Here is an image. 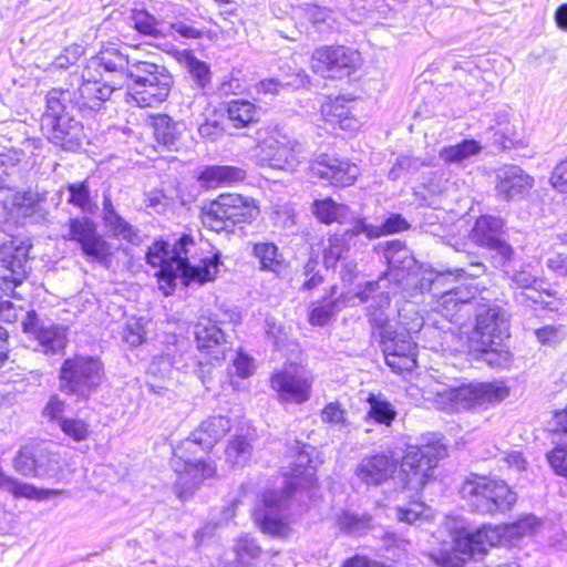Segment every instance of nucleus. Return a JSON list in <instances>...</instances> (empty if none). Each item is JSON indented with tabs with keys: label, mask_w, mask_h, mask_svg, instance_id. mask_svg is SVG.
<instances>
[{
	"label": "nucleus",
	"mask_w": 567,
	"mask_h": 567,
	"mask_svg": "<svg viewBox=\"0 0 567 567\" xmlns=\"http://www.w3.org/2000/svg\"><path fill=\"white\" fill-rule=\"evenodd\" d=\"M439 547L429 551V558L439 567H465L486 554L489 547L498 545L504 538L502 526L484 525L472 530L466 522L458 517H445L435 533Z\"/></svg>",
	"instance_id": "nucleus-1"
},
{
	"label": "nucleus",
	"mask_w": 567,
	"mask_h": 567,
	"mask_svg": "<svg viewBox=\"0 0 567 567\" xmlns=\"http://www.w3.org/2000/svg\"><path fill=\"white\" fill-rule=\"evenodd\" d=\"M194 239L184 235L176 241L172 249L165 241H156L148 248L146 261L152 267H158L156 272L159 288L166 296L171 295L173 288L179 281L183 285L189 282L204 284L213 280L220 265L219 256L204 258L198 265L190 264L189 251L194 247Z\"/></svg>",
	"instance_id": "nucleus-2"
},
{
	"label": "nucleus",
	"mask_w": 567,
	"mask_h": 567,
	"mask_svg": "<svg viewBox=\"0 0 567 567\" xmlns=\"http://www.w3.org/2000/svg\"><path fill=\"white\" fill-rule=\"evenodd\" d=\"M231 430V420L228 416L215 415L204 420L190 435L177 447L171 461L177 474L176 486L181 489L179 496L185 497L207 477L215 473V468L200 460L186 457V452L199 445L209 450Z\"/></svg>",
	"instance_id": "nucleus-3"
},
{
	"label": "nucleus",
	"mask_w": 567,
	"mask_h": 567,
	"mask_svg": "<svg viewBox=\"0 0 567 567\" xmlns=\"http://www.w3.org/2000/svg\"><path fill=\"white\" fill-rule=\"evenodd\" d=\"M312 452H315L312 446L300 445L297 442L293 446V454L290 456V467L285 473V476H290L295 481L287 483L285 492L269 491L264 494L265 508L257 509L255 516L265 533L274 536H282L286 533V524L277 515V512L285 507L287 497L292 489L313 484L316 461L311 457Z\"/></svg>",
	"instance_id": "nucleus-4"
},
{
	"label": "nucleus",
	"mask_w": 567,
	"mask_h": 567,
	"mask_svg": "<svg viewBox=\"0 0 567 567\" xmlns=\"http://www.w3.org/2000/svg\"><path fill=\"white\" fill-rule=\"evenodd\" d=\"M133 81L127 95L140 107H155L164 102L172 89L171 73L161 65L147 61L134 62L128 71Z\"/></svg>",
	"instance_id": "nucleus-5"
},
{
	"label": "nucleus",
	"mask_w": 567,
	"mask_h": 567,
	"mask_svg": "<svg viewBox=\"0 0 567 567\" xmlns=\"http://www.w3.org/2000/svg\"><path fill=\"white\" fill-rule=\"evenodd\" d=\"M104 368L100 359L89 355H74L63 361L60 373V391L78 400L86 401L100 388Z\"/></svg>",
	"instance_id": "nucleus-6"
},
{
	"label": "nucleus",
	"mask_w": 567,
	"mask_h": 567,
	"mask_svg": "<svg viewBox=\"0 0 567 567\" xmlns=\"http://www.w3.org/2000/svg\"><path fill=\"white\" fill-rule=\"evenodd\" d=\"M422 324V318H417L411 324L398 321L388 323L381 330L385 363L393 372L412 371L416 367V343L412 332H417Z\"/></svg>",
	"instance_id": "nucleus-7"
},
{
	"label": "nucleus",
	"mask_w": 567,
	"mask_h": 567,
	"mask_svg": "<svg viewBox=\"0 0 567 567\" xmlns=\"http://www.w3.org/2000/svg\"><path fill=\"white\" fill-rule=\"evenodd\" d=\"M461 494L475 512L482 514L509 511L516 502V494L505 482L484 476L467 480Z\"/></svg>",
	"instance_id": "nucleus-8"
},
{
	"label": "nucleus",
	"mask_w": 567,
	"mask_h": 567,
	"mask_svg": "<svg viewBox=\"0 0 567 567\" xmlns=\"http://www.w3.org/2000/svg\"><path fill=\"white\" fill-rule=\"evenodd\" d=\"M446 455V450L439 443L412 446L402 458L399 481L403 489L419 493L433 477L437 462Z\"/></svg>",
	"instance_id": "nucleus-9"
},
{
	"label": "nucleus",
	"mask_w": 567,
	"mask_h": 567,
	"mask_svg": "<svg viewBox=\"0 0 567 567\" xmlns=\"http://www.w3.org/2000/svg\"><path fill=\"white\" fill-rule=\"evenodd\" d=\"M259 210L252 198L239 194H221L204 209V224L215 231L251 223Z\"/></svg>",
	"instance_id": "nucleus-10"
},
{
	"label": "nucleus",
	"mask_w": 567,
	"mask_h": 567,
	"mask_svg": "<svg viewBox=\"0 0 567 567\" xmlns=\"http://www.w3.org/2000/svg\"><path fill=\"white\" fill-rule=\"evenodd\" d=\"M508 336V313L497 305H480L475 328L470 338L473 350L482 353L496 352Z\"/></svg>",
	"instance_id": "nucleus-11"
},
{
	"label": "nucleus",
	"mask_w": 567,
	"mask_h": 567,
	"mask_svg": "<svg viewBox=\"0 0 567 567\" xmlns=\"http://www.w3.org/2000/svg\"><path fill=\"white\" fill-rule=\"evenodd\" d=\"M258 156L262 166L295 172L306 159V151L298 140L276 133L259 145Z\"/></svg>",
	"instance_id": "nucleus-12"
},
{
	"label": "nucleus",
	"mask_w": 567,
	"mask_h": 567,
	"mask_svg": "<svg viewBox=\"0 0 567 567\" xmlns=\"http://www.w3.org/2000/svg\"><path fill=\"white\" fill-rule=\"evenodd\" d=\"M437 395L442 401L449 402L446 409L461 411L502 401L508 395V390L495 383H468L445 388Z\"/></svg>",
	"instance_id": "nucleus-13"
},
{
	"label": "nucleus",
	"mask_w": 567,
	"mask_h": 567,
	"mask_svg": "<svg viewBox=\"0 0 567 567\" xmlns=\"http://www.w3.org/2000/svg\"><path fill=\"white\" fill-rule=\"evenodd\" d=\"M63 238L79 244L85 257L100 264L107 262L112 256L111 245L97 233L96 224L86 216L70 218Z\"/></svg>",
	"instance_id": "nucleus-14"
},
{
	"label": "nucleus",
	"mask_w": 567,
	"mask_h": 567,
	"mask_svg": "<svg viewBox=\"0 0 567 567\" xmlns=\"http://www.w3.org/2000/svg\"><path fill=\"white\" fill-rule=\"evenodd\" d=\"M359 62L360 55L357 51L346 47H327L313 52L311 69L324 78H337L350 74Z\"/></svg>",
	"instance_id": "nucleus-15"
},
{
	"label": "nucleus",
	"mask_w": 567,
	"mask_h": 567,
	"mask_svg": "<svg viewBox=\"0 0 567 567\" xmlns=\"http://www.w3.org/2000/svg\"><path fill=\"white\" fill-rule=\"evenodd\" d=\"M31 245L22 239L8 238L0 244V278L14 286L27 275Z\"/></svg>",
	"instance_id": "nucleus-16"
},
{
	"label": "nucleus",
	"mask_w": 567,
	"mask_h": 567,
	"mask_svg": "<svg viewBox=\"0 0 567 567\" xmlns=\"http://www.w3.org/2000/svg\"><path fill=\"white\" fill-rule=\"evenodd\" d=\"M313 177L329 182L334 186H350L360 175V168L347 159L320 154L309 166Z\"/></svg>",
	"instance_id": "nucleus-17"
},
{
	"label": "nucleus",
	"mask_w": 567,
	"mask_h": 567,
	"mask_svg": "<svg viewBox=\"0 0 567 567\" xmlns=\"http://www.w3.org/2000/svg\"><path fill=\"white\" fill-rule=\"evenodd\" d=\"M22 328L25 333L34 337L38 341V350L44 354H55L61 352L68 343L66 330L56 324L40 323L34 311H29L23 321Z\"/></svg>",
	"instance_id": "nucleus-18"
},
{
	"label": "nucleus",
	"mask_w": 567,
	"mask_h": 567,
	"mask_svg": "<svg viewBox=\"0 0 567 567\" xmlns=\"http://www.w3.org/2000/svg\"><path fill=\"white\" fill-rule=\"evenodd\" d=\"M42 128L50 142L66 151L78 150L84 136L82 124L72 114L44 117Z\"/></svg>",
	"instance_id": "nucleus-19"
},
{
	"label": "nucleus",
	"mask_w": 567,
	"mask_h": 567,
	"mask_svg": "<svg viewBox=\"0 0 567 567\" xmlns=\"http://www.w3.org/2000/svg\"><path fill=\"white\" fill-rule=\"evenodd\" d=\"M395 287H389L388 276H382L375 281H368L364 287L357 292L361 302H369L370 321L380 327L381 330L391 323L384 316L383 309L390 306L391 293L395 292Z\"/></svg>",
	"instance_id": "nucleus-20"
},
{
	"label": "nucleus",
	"mask_w": 567,
	"mask_h": 567,
	"mask_svg": "<svg viewBox=\"0 0 567 567\" xmlns=\"http://www.w3.org/2000/svg\"><path fill=\"white\" fill-rule=\"evenodd\" d=\"M271 388L282 401L302 403L309 400L311 380L296 367H290L271 378Z\"/></svg>",
	"instance_id": "nucleus-21"
},
{
	"label": "nucleus",
	"mask_w": 567,
	"mask_h": 567,
	"mask_svg": "<svg viewBox=\"0 0 567 567\" xmlns=\"http://www.w3.org/2000/svg\"><path fill=\"white\" fill-rule=\"evenodd\" d=\"M115 90V84L110 83L104 74L99 75L97 72L85 66L82 72V83L78 89L75 103L79 110L99 109L103 102L107 101Z\"/></svg>",
	"instance_id": "nucleus-22"
},
{
	"label": "nucleus",
	"mask_w": 567,
	"mask_h": 567,
	"mask_svg": "<svg viewBox=\"0 0 567 567\" xmlns=\"http://www.w3.org/2000/svg\"><path fill=\"white\" fill-rule=\"evenodd\" d=\"M398 465V460L391 453H377L361 458L354 475L367 486H379L393 476Z\"/></svg>",
	"instance_id": "nucleus-23"
},
{
	"label": "nucleus",
	"mask_w": 567,
	"mask_h": 567,
	"mask_svg": "<svg viewBox=\"0 0 567 567\" xmlns=\"http://www.w3.org/2000/svg\"><path fill=\"white\" fill-rule=\"evenodd\" d=\"M194 334L197 349L210 358V364L225 359L228 349L226 337L215 321L200 318L195 324Z\"/></svg>",
	"instance_id": "nucleus-24"
},
{
	"label": "nucleus",
	"mask_w": 567,
	"mask_h": 567,
	"mask_svg": "<svg viewBox=\"0 0 567 567\" xmlns=\"http://www.w3.org/2000/svg\"><path fill=\"white\" fill-rule=\"evenodd\" d=\"M503 221L493 216H481L472 230V237L476 244L497 251L502 257L508 259L513 248L501 238Z\"/></svg>",
	"instance_id": "nucleus-25"
},
{
	"label": "nucleus",
	"mask_w": 567,
	"mask_h": 567,
	"mask_svg": "<svg viewBox=\"0 0 567 567\" xmlns=\"http://www.w3.org/2000/svg\"><path fill=\"white\" fill-rule=\"evenodd\" d=\"M533 185L534 179L518 166H505L497 172L496 192L505 200L527 194Z\"/></svg>",
	"instance_id": "nucleus-26"
},
{
	"label": "nucleus",
	"mask_w": 567,
	"mask_h": 567,
	"mask_svg": "<svg viewBox=\"0 0 567 567\" xmlns=\"http://www.w3.org/2000/svg\"><path fill=\"white\" fill-rule=\"evenodd\" d=\"M134 62H138V60L132 59L127 53L115 47H106L95 56H92L86 66L97 72L99 75L105 72L125 73L128 76V71Z\"/></svg>",
	"instance_id": "nucleus-27"
},
{
	"label": "nucleus",
	"mask_w": 567,
	"mask_h": 567,
	"mask_svg": "<svg viewBox=\"0 0 567 567\" xmlns=\"http://www.w3.org/2000/svg\"><path fill=\"white\" fill-rule=\"evenodd\" d=\"M321 115L327 123L347 132H354L360 126V122L352 114L349 101L342 96L324 102L321 105Z\"/></svg>",
	"instance_id": "nucleus-28"
},
{
	"label": "nucleus",
	"mask_w": 567,
	"mask_h": 567,
	"mask_svg": "<svg viewBox=\"0 0 567 567\" xmlns=\"http://www.w3.org/2000/svg\"><path fill=\"white\" fill-rule=\"evenodd\" d=\"M246 178L243 168L230 165H210L203 167L197 181L205 188H216L223 185H231Z\"/></svg>",
	"instance_id": "nucleus-29"
},
{
	"label": "nucleus",
	"mask_w": 567,
	"mask_h": 567,
	"mask_svg": "<svg viewBox=\"0 0 567 567\" xmlns=\"http://www.w3.org/2000/svg\"><path fill=\"white\" fill-rule=\"evenodd\" d=\"M74 110H79L75 103V93L69 90L52 89L47 95V111L43 118L70 115Z\"/></svg>",
	"instance_id": "nucleus-30"
},
{
	"label": "nucleus",
	"mask_w": 567,
	"mask_h": 567,
	"mask_svg": "<svg viewBox=\"0 0 567 567\" xmlns=\"http://www.w3.org/2000/svg\"><path fill=\"white\" fill-rule=\"evenodd\" d=\"M369 410L365 420H372L375 423L391 426L392 422L396 419L398 412L394 405L381 393H370L367 398Z\"/></svg>",
	"instance_id": "nucleus-31"
},
{
	"label": "nucleus",
	"mask_w": 567,
	"mask_h": 567,
	"mask_svg": "<svg viewBox=\"0 0 567 567\" xmlns=\"http://www.w3.org/2000/svg\"><path fill=\"white\" fill-rule=\"evenodd\" d=\"M252 255L259 260L260 270L279 275L286 269V260L278 247L272 243H258L254 246Z\"/></svg>",
	"instance_id": "nucleus-32"
},
{
	"label": "nucleus",
	"mask_w": 567,
	"mask_h": 567,
	"mask_svg": "<svg viewBox=\"0 0 567 567\" xmlns=\"http://www.w3.org/2000/svg\"><path fill=\"white\" fill-rule=\"evenodd\" d=\"M512 282L516 288L522 289L515 298L519 303H534L542 301L540 282L529 271L519 270L512 276Z\"/></svg>",
	"instance_id": "nucleus-33"
},
{
	"label": "nucleus",
	"mask_w": 567,
	"mask_h": 567,
	"mask_svg": "<svg viewBox=\"0 0 567 567\" xmlns=\"http://www.w3.org/2000/svg\"><path fill=\"white\" fill-rule=\"evenodd\" d=\"M482 146L475 140H464L458 144L443 147L439 156L442 161L450 164H462L470 157L478 154Z\"/></svg>",
	"instance_id": "nucleus-34"
},
{
	"label": "nucleus",
	"mask_w": 567,
	"mask_h": 567,
	"mask_svg": "<svg viewBox=\"0 0 567 567\" xmlns=\"http://www.w3.org/2000/svg\"><path fill=\"white\" fill-rule=\"evenodd\" d=\"M308 75L305 71H299L288 80L265 79L255 85V91L265 95H277L282 89H298L305 86Z\"/></svg>",
	"instance_id": "nucleus-35"
},
{
	"label": "nucleus",
	"mask_w": 567,
	"mask_h": 567,
	"mask_svg": "<svg viewBox=\"0 0 567 567\" xmlns=\"http://www.w3.org/2000/svg\"><path fill=\"white\" fill-rule=\"evenodd\" d=\"M556 419L563 431L567 433V405L564 411L556 413ZM547 458L558 475L567 477V439L550 451Z\"/></svg>",
	"instance_id": "nucleus-36"
},
{
	"label": "nucleus",
	"mask_w": 567,
	"mask_h": 567,
	"mask_svg": "<svg viewBox=\"0 0 567 567\" xmlns=\"http://www.w3.org/2000/svg\"><path fill=\"white\" fill-rule=\"evenodd\" d=\"M384 257L391 269L410 271L416 264L414 257L403 243L390 241L385 248Z\"/></svg>",
	"instance_id": "nucleus-37"
},
{
	"label": "nucleus",
	"mask_w": 567,
	"mask_h": 567,
	"mask_svg": "<svg viewBox=\"0 0 567 567\" xmlns=\"http://www.w3.org/2000/svg\"><path fill=\"white\" fill-rule=\"evenodd\" d=\"M34 477L54 478L62 472V464L59 454L50 452L45 449H39L35 458Z\"/></svg>",
	"instance_id": "nucleus-38"
},
{
	"label": "nucleus",
	"mask_w": 567,
	"mask_h": 567,
	"mask_svg": "<svg viewBox=\"0 0 567 567\" xmlns=\"http://www.w3.org/2000/svg\"><path fill=\"white\" fill-rule=\"evenodd\" d=\"M313 214L326 224L342 223L349 215V208L331 198H324L313 203Z\"/></svg>",
	"instance_id": "nucleus-39"
},
{
	"label": "nucleus",
	"mask_w": 567,
	"mask_h": 567,
	"mask_svg": "<svg viewBox=\"0 0 567 567\" xmlns=\"http://www.w3.org/2000/svg\"><path fill=\"white\" fill-rule=\"evenodd\" d=\"M229 121L237 128L246 127L256 121L257 109L255 104L246 100H235L229 102L227 107Z\"/></svg>",
	"instance_id": "nucleus-40"
},
{
	"label": "nucleus",
	"mask_w": 567,
	"mask_h": 567,
	"mask_svg": "<svg viewBox=\"0 0 567 567\" xmlns=\"http://www.w3.org/2000/svg\"><path fill=\"white\" fill-rule=\"evenodd\" d=\"M103 221L113 237L134 245L141 243L138 230L120 214L111 215V217Z\"/></svg>",
	"instance_id": "nucleus-41"
},
{
	"label": "nucleus",
	"mask_w": 567,
	"mask_h": 567,
	"mask_svg": "<svg viewBox=\"0 0 567 567\" xmlns=\"http://www.w3.org/2000/svg\"><path fill=\"white\" fill-rule=\"evenodd\" d=\"M351 238L347 231L333 234L328 238V245L323 250V262L327 268L334 267L337 261L343 258L349 250Z\"/></svg>",
	"instance_id": "nucleus-42"
},
{
	"label": "nucleus",
	"mask_w": 567,
	"mask_h": 567,
	"mask_svg": "<svg viewBox=\"0 0 567 567\" xmlns=\"http://www.w3.org/2000/svg\"><path fill=\"white\" fill-rule=\"evenodd\" d=\"M65 188L69 193V204L80 208L83 213L92 212L94 205L91 200V192L87 181L69 183Z\"/></svg>",
	"instance_id": "nucleus-43"
},
{
	"label": "nucleus",
	"mask_w": 567,
	"mask_h": 567,
	"mask_svg": "<svg viewBox=\"0 0 567 567\" xmlns=\"http://www.w3.org/2000/svg\"><path fill=\"white\" fill-rule=\"evenodd\" d=\"M484 271V266L480 262L472 264L468 269L456 268L454 270H447L444 272L434 271L435 280L441 278L439 282H433V295L436 297L443 292V288L451 281L452 277H477Z\"/></svg>",
	"instance_id": "nucleus-44"
},
{
	"label": "nucleus",
	"mask_w": 567,
	"mask_h": 567,
	"mask_svg": "<svg viewBox=\"0 0 567 567\" xmlns=\"http://www.w3.org/2000/svg\"><path fill=\"white\" fill-rule=\"evenodd\" d=\"M226 460L233 465L245 464L251 454L250 443L244 435H236L229 441L226 451Z\"/></svg>",
	"instance_id": "nucleus-45"
},
{
	"label": "nucleus",
	"mask_w": 567,
	"mask_h": 567,
	"mask_svg": "<svg viewBox=\"0 0 567 567\" xmlns=\"http://www.w3.org/2000/svg\"><path fill=\"white\" fill-rule=\"evenodd\" d=\"M540 526L539 519L534 515H526L515 523L502 525L504 537L520 538L533 535Z\"/></svg>",
	"instance_id": "nucleus-46"
},
{
	"label": "nucleus",
	"mask_w": 567,
	"mask_h": 567,
	"mask_svg": "<svg viewBox=\"0 0 567 567\" xmlns=\"http://www.w3.org/2000/svg\"><path fill=\"white\" fill-rule=\"evenodd\" d=\"M338 525L347 534L361 535L371 527V517L344 512L338 517Z\"/></svg>",
	"instance_id": "nucleus-47"
},
{
	"label": "nucleus",
	"mask_w": 567,
	"mask_h": 567,
	"mask_svg": "<svg viewBox=\"0 0 567 567\" xmlns=\"http://www.w3.org/2000/svg\"><path fill=\"white\" fill-rule=\"evenodd\" d=\"M343 302L339 299L323 300L322 303L317 305L312 308L309 315V322L313 326H324L329 320L341 310Z\"/></svg>",
	"instance_id": "nucleus-48"
},
{
	"label": "nucleus",
	"mask_w": 567,
	"mask_h": 567,
	"mask_svg": "<svg viewBox=\"0 0 567 567\" xmlns=\"http://www.w3.org/2000/svg\"><path fill=\"white\" fill-rule=\"evenodd\" d=\"M237 559L243 565H251L261 554L260 546L254 538L241 536L235 544Z\"/></svg>",
	"instance_id": "nucleus-49"
},
{
	"label": "nucleus",
	"mask_w": 567,
	"mask_h": 567,
	"mask_svg": "<svg viewBox=\"0 0 567 567\" xmlns=\"http://www.w3.org/2000/svg\"><path fill=\"white\" fill-rule=\"evenodd\" d=\"M59 427L66 436L76 442L85 441L90 435V425L78 417H60Z\"/></svg>",
	"instance_id": "nucleus-50"
},
{
	"label": "nucleus",
	"mask_w": 567,
	"mask_h": 567,
	"mask_svg": "<svg viewBox=\"0 0 567 567\" xmlns=\"http://www.w3.org/2000/svg\"><path fill=\"white\" fill-rule=\"evenodd\" d=\"M12 493L17 497L45 501L64 493L62 489H43L27 483L13 482Z\"/></svg>",
	"instance_id": "nucleus-51"
},
{
	"label": "nucleus",
	"mask_w": 567,
	"mask_h": 567,
	"mask_svg": "<svg viewBox=\"0 0 567 567\" xmlns=\"http://www.w3.org/2000/svg\"><path fill=\"white\" fill-rule=\"evenodd\" d=\"M184 63L198 87L204 89L210 82V71L206 63L199 61L189 52H185Z\"/></svg>",
	"instance_id": "nucleus-52"
},
{
	"label": "nucleus",
	"mask_w": 567,
	"mask_h": 567,
	"mask_svg": "<svg viewBox=\"0 0 567 567\" xmlns=\"http://www.w3.org/2000/svg\"><path fill=\"white\" fill-rule=\"evenodd\" d=\"M38 447L23 446L19 450L14 461V470L24 476H33Z\"/></svg>",
	"instance_id": "nucleus-53"
},
{
	"label": "nucleus",
	"mask_w": 567,
	"mask_h": 567,
	"mask_svg": "<svg viewBox=\"0 0 567 567\" xmlns=\"http://www.w3.org/2000/svg\"><path fill=\"white\" fill-rule=\"evenodd\" d=\"M130 20L132 25L143 34L155 35L159 32V22L145 10H134Z\"/></svg>",
	"instance_id": "nucleus-54"
},
{
	"label": "nucleus",
	"mask_w": 567,
	"mask_h": 567,
	"mask_svg": "<svg viewBox=\"0 0 567 567\" xmlns=\"http://www.w3.org/2000/svg\"><path fill=\"white\" fill-rule=\"evenodd\" d=\"M321 421L338 430H348L346 411L338 402H331L321 411Z\"/></svg>",
	"instance_id": "nucleus-55"
},
{
	"label": "nucleus",
	"mask_w": 567,
	"mask_h": 567,
	"mask_svg": "<svg viewBox=\"0 0 567 567\" xmlns=\"http://www.w3.org/2000/svg\"><path fill=\"white\" fill-rule=\"evenodd\" d=\"M154 135L158 143L172 145L176 140L175 123L169 116H159L154 122Z\"/></svg>",
	"instance_id": "nucleus-56"
},
{
	"label": "nucleus",
	"mask_w": 567,
	"mask_h": 567,
	"mask_svg": "<svg viewBox=\"0 0 567 567\" xmlns=\"http://www.w3.org/2000/svg\"><path fill=\"white\" fill-rule=\"evenodd\" d=\"M424 165L425 163L420 158L402 155L396 158L395 164L389 171L388 177L396 181L401 177L402 173H415Z\"/></svg>",
	"instance_id": "nucleus-57"
},
{
	"label": "nucleus",
	"mask_w": 567,
	"mask_h": 567,
	"mask_svg": "<svg viewBox=\"0 0 567 567\" xmlns=\"http://www.w3.org/2000/svg\"><path fill=\"white\" fill-rule=\"evenodd\" d=\"M254 370L255 365L252 358L239 351L233 359L231 367L229 368V373L231 375H237L240 379H246L254 373Z\"/></svg>",
	"instance_id": "nucleus-58"
},
{
	"label": "nucleus",
	"mask_w": 567,
	"mask_h": 567,
	"mask_svg": "<svg viewBox=\"0 0 567 567\" xmlns=\"http://www.w3.org/2000/svg\"><path fill=\"white\" fill-rule=\"evenodd\" d=\"M42 200H44V198L39 194L25 192L23 194H17L13 197V205L21 210V215L27 216L31 215L35 206Z\"/></svg>",
	"instance_id": "nucleus-59"
},
{
	"label": "nucleus",
	"mask_w": 567,
	"mask_h": 567,
	"mask_svg": "<svg viewBox=\"0 0 567 567\" xmlns=\"http://www.w3.org/2000/svg\"><path fill=\"white\" fill-rule=\"evenodd\" d=\"M346 231L351 239L359 235H364L368 239H374L382 236V229L380 226L367 224L364 219H355L351 228Z\"/></svg>",
	"instance_id": "nucleus-60"
},
{
	"label": "nucleus",
	"mask_w": 567,
	"mask_h": 567,
	"mask_svg": "<svg viewBox=\"0 0 567 567\" xmlns=\"http://www.w3.org/2000/svg\"><path fill=\"white\" fill-rule=\"evenodd\" d=\"M439 296L436 310L441 312L443 317L452 321L458 310V305L455 302L453 291L449 288Z\"/></svg>",
	"instance_id": "nucleus-61"
},
{
	"label": "nucleus",
	"mask_w": 567,
	"mask_h": 567,
	"mask_svg": "<svg viewBox=\"0 0 567 567\" xmlns=\"http://www.w3.org/2000/svg\"><path fill=\"white\" fill-rule=\"evenodd\" d=\"M123 339L133 347L142 344L145 339L143 324L137 320L127 322L123 331Z\"/></svg>",
	"instance_id": "nucleus-62"
},
{
	"label": "nucleus",
	"mask_w": 567,
	"mask_h": 567,
	"mask_svg": "<svg viewBox=\"0 0 567 567\" xmlns=\"http://www.w3.org/2000/svg\"><path fill=\"white\" fill-rule=\"evenodd\" d=\"M83 53V48L79 44L71 45L64 50V53L56 56L53 65L59 69H65L74 64Z\"/></svg>",
	"instance_id": "nucleus-63"
},
{
	"label": "nucleus",
	"mask_w": 567,
	"mask_h": 567,
	"mask_svg": "<svg viewBox=\"0 0 567 567\" xmlns=\"http://www.w3.org/2000/svg\"><path fill=\"white\" fill-rule=\"evenodd\" d=\"M550 183L560 193H567V158L556 165L550 176Z\"/></svg>",
	"instance_id": "nucleus-64"
}]
</instances>
